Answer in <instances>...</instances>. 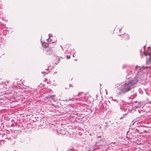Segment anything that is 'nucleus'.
Segmentation results:
<instances>
[{"label": "nucleus", "mask_w": 151, "mask_h": 151, "mask_svg": "<svg viewBox=\"0 0 151 151\" xmlns=\"http://www.w3.org/2000/svg\"><path fill=\"white\" fill-rule=\"evenodd\" d=\"M120 31H121V29H120Z\"/></svg>", "instance_id": "9b49d317"}, {"label": "nucleus", "mask_w": 151, "mask_h": 151, "mask_svg": "<svg viewBox=\"0 0 151 151\" xmlns=\"http://www.w3.org/2000/svg\"><path fill=\"white\" fill-rule=\"evenodd\" d=\"M49 41L51 42L52 43H54L57 41L56 39L53 36H50L48 39Z\"/></svg>", "instance_id": "7ed1b4c3"}, {"label": "nucleus", "mask_w": 151, "mask_h": 151, "mask_svg": "<svg viewBox=\"0 0 151 151\" xmlns=\"http://www.w3.org/2000/svg\"><path fill=\"white\" fill-rule=\"evenodd\" d=\"M54 49V47L53 46L52 47L51 45V44H50L49 45V46L47 47V49L46 50V51L47 52H48L49 51H52Z\"/></svg>", "instance_id": "20e7f679"}, {"label": "nucleus", "mask_w": 151, "mask_h": 151, "mask_svg": "<svg viewBox=\"0 0 151 151\" xmlns=\"http://www.w3.org/2000/svg\"><path fill=\"white\" fill-rule=\"evenodd\" d=\"M144 55H145V56H147V55L148 54H149V53H145V52H144Z\"/></svg>", "instance_id": "423d86ee"}, {"label": "nucleus", "mask_w": 151, "mask_h": 151, "mask_svg": "<svg viewBox=\"0 0 151 151\" xmlns=\"http://www.w3.org/2000/svg\"><path fill=\"white\" fill-rule=\"evenodd\" d=\"M42 45L44 48H46V50L47 49V47L49 46V45L48 44L45 42H43L42 43Z\"/></svg>", "instance_id": "39448f33"}, {"label": "nucleus", "mask_w": 151, "mask_h": 151, "mask_svg": "<svg viewBox=\"0 0 151 151\" xmlns=\"http://www.w3.org/2000/svg\"><path fill=\"white\" fill-rule=\"evenodd\" d=\"M67 58H68V59L70 58V56L69 57H68V55H67Z\"/></svg>", "instance_id": "0eeeda50"}, {"label": "nucleus", "mask_w": 151, "mask_h": 151, "mask_svg": "<svg viewBox=\"0 0 151 151\" xmlns=\"http://www.w3.org/2000/svg\"><path fill=\"white\" fill-rule=\"evenodd\" d=\"M150 63H151V61H150V60L151 59V58L150 59Z\"/></svg>", "instance_id": "6e6552de"}, {"label": "nucleus", "mask_w": 151, "mask_h": 151, "mask_svg": "<svg viewBox=\"0 0 151 151\" xmlns=\"http://www.w3.org/2000/svg\"><path fill=\"white\" fill-rule=\"evenodd\" d=\"M116 27L115 29L116 30Z\"/></svg>", "instance_id": "9d476101"}, {"label": "nucleus", "mask_w": 151, "mask_h": 151, "mask_svg": "<svg viewBox=\"0 0 151 151\" xmlns=\"http://www.w3.org/2000/svg\"><path fill=\"white\" fill-rule=\"evenodd\" d=\"M121 36L122 38V40H123L125 41H127L129 40V35L126 33H124L120 35Z\"/></svg>", "instance_id": "f03ea898"}, {"label": "nucleus", "mask_w": 151, "mask_h": 151, "mask_svg": "<svg viewBox=\"0 0 151 151\" xmlns=\"http://www.w3.org/2000/svg\"><path fill=\"white\" fill-rule=\"evenodd\" d=\"M81 93H78V95H79Z\"/></svg>", "instance_id": "1a4fd4ad"}, {"label": "nucleus", "mask_w": 151, "mask_h": 151, "mask_svg": "<svg viewBox=\"0 0 151 151\" xmlns=\"http://www.w3.org/2000/svg\"><path fill=\"white\" fill-rule=\"evenodd\" d=\"M135 83L134 80H132L122 85L120 89H117V94L119 95L121 93H125L130 91L134 88V86Z\"/></svg>", "instance_id": "f257e3e1"}]
</instances>
